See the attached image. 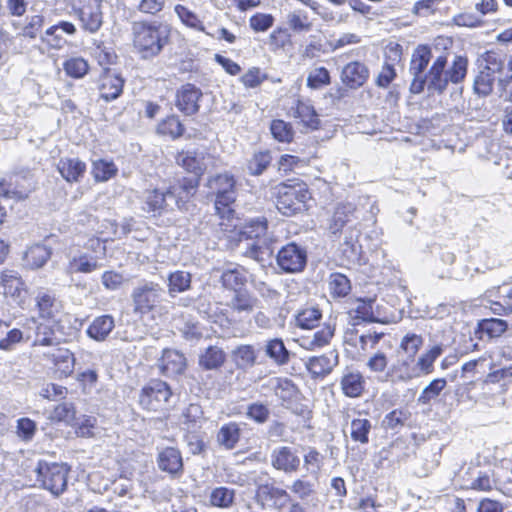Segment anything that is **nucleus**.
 Instances as JSON below:
<instances>
[{
	"label": "nucleus",
	"mask_w": 512,
	"mask_h": 512,
	"mask_svg": "<svg viewBox=\"0 0 512 512\" xmlns=\"http://www.w3.org/2000/svg\"><path fill=\"white\" fill-rule=\"evenodd\" d=\"M322 317L321 311L315 306H308L295 315V324L302 329H313Z\"/></svg>",
	"instance_id": "obj_43"
},
{
	"label": "nucleus",
	"mask_w": 512,
	"mask_h": 512,
	"mask_svg": "<svg viewBox=\"0 0 512 512\" xmlns=\"http://www.w3.org/2000/svg\"><path fill=\"white\" fill-rule=\"evenodd\" d=\"M447 385L444 378H436L432 380L420 393L417 401L420 404H428L432 399L440 395Z\"/></svg>",
	"instance_id": "obj_53"
},
{
	"label": "nucleus",
	"mask_w": 512,
	"mask_h": 512,
	"mask_svg": "<svg viewBox=\"0 0 512 512\" xmlns=\"http://www.w3.org/2000/svg\"><path fill=\"white\" fill-rule=\"evenodd\" d=\"M225 359L226 355L220 347L209 346L199 356V365L206 370H213L221 367Z\"/></svg>",
	"instance_id": "obj_40"
},
{
	"label": "nucleus",
	"mask_w": 512,
	"mask_h": 512,
	"mask_svg": "<svg viewBox=\"0 0 512 512\" xmlns=\"http://www.w3.org/2000/svg\"><path fill=\"white\" fill-rule=\"evenodd\" d=\"M37 481L53 495L62 494L67 487L69 469L63 463L39 461L36 467Z\"/></svg>",
	"instance_id": "obj_6"
},
{
	"label": "nucleus",
	"mask_w": 512,
	"mask_h": 512,
	"mask_svg": "<svg viewBox=\"0 0 512 512\" xmlns=\"http://www.w3.org/2000/svg\"><path fill=\"white\" fill-rule=\"evenodd\" d=\"M338 364V355L331 351L320 356L309 357L305 367L313 377H323L329 374Z\"/></svg>",
	"instance_id": "obj_21"
},
{
	"label": "nucleus",
	"mask_w": 512,
	"mask_h": 512,
	"mask_svg": "<svg viewBox=\"0 0 512 512\" xmlns=\"http://www.w3.org/2000/svg\"><path fill=\"white\" fill-rule=\"evenodd\" d=\"M443 351V345L436 344L422 353L416 361L414 360L418 378L429 375L434 371V362L442 355Z\"/></svg>",
	"instance_id": "obj_27"
},
{
	"label": "nucleus",
	"mask_w": 512,
	"mask_h": 512,
	"mask_svg": "<svg viewBox=\"0 0 512 512\" xmlns=\"http://www.w3.org/2000/svg\"><path fill=\"white\" fill-rule=\"evenodd\" d=\"M156 461L158 468L173 478H177L183 473L182 454L176 447L159 449Z\"/></svg>",
	"instance_id": "obj_13"
},
{
	"label": "nucleus",
	"mask_w": 512,
	"mask_h": 512,
	"mask_svg": "<svg viewBox=\"0 0 512 512\" xmlns=\"http://www.w3.org/2000/svg\"><path fill=\"white\" fill-rule=\"evenodd\" d=\"M186 358L177 350L165 349L159 359V369L167 377L182 374L186 369Z\"/></svg>",
	"instance_id": "obj_18"
},
{
	"label": "nucleus",
	"mask_w": 512,
	"mask_h": 512,
	"mask_svg": "<svg viewBox=\"0 0 512 512\" xmlns=\"http://www.w3.org/2000/svg\"><path fill=\"white\" fill-rule=\"evenodd\" d=\"M301 460L296 450L288 446L273 449L271 453V465L285 473H294L299 469Z\"/></svg>",
	"instance_id": "obj_16"
},
{
	"label": "nucleus",
	"mask_w": 512,
	"mask_h": 512,
	"mask_svg": "<svg viewBox=\"0 0 512 512\" xmlns=\"http://www.w3.org/2000/svg\"><path fill=\"white\" fill-rule=\"evenodd\" d=\"M115 327L114 318L111 315L96 317L87 329L90 338L96 341H104Z\"/></svg>",
	"instance_id": "obj_31"
},
{
	"label": "nucleus",
	"mask_w": 512,
	"mask_h": 512,
	"mask_svg": "<svg viewBox=\"0 0 512 512\" xmlns=\"http://www.w3.org/2000/svg\"><path fill=\"white\" fill-rule=\"evenodd\" d=\"M105 246L98 238L89 239L84 247L69 246L65 252L64 272L72 277L75 274H90L101 267L99 254H104Z\"/></svg>",
	"instance_id": "obj_2"
},
{
	"label": "nucleus",
	"mask_w": 512,
	"mask_h": 512,
	"mask_svg": "<svg viewBox=\"0 0 512 512\" xmlns=\"http://www.w3.org/2000/svg\"><path fill=\"white\" fill-rule=\"evenodd\" d=\"M191 286V274L186 271H175L168 276V292L170 296L187 291Z\"/></svg>",
	"instance_id": "obj_47"
},
{
	"label": "nucleus",
	"mask_w": 512,
	"mask_h": 512,
	"mask_svg": "<svg viewBox=\"0 0 512 512\" xmlns=\"http://www.w3.org/2000/svg\"><path fill=\"white\" fill-rule=\"evenodd\" d=\"M162 288L158 283L143 281L132 291L133 310L136 314H147L154 309L162 295Z\"/></svg>",
	"instance_id": "obj_10"
},
{
	"label": "nucleus",
	"mask_w": 512,
	"mask_h": 512,
	"mask_svg": "<svg viewBox=\"0 0 512 512\" xmlns=\"http://www.w3.org/2000/svg\"><path fill=\"white\" fill-rule=\"evenodd\" d=\"M263 349L265 355L278 366L286 365L290 360V352L280 338L265 341Z\"/></svg>",
	"instance_id": "obj_28"
},
{
	"label": "nucleus",
	"mask_w": 512,
	"mask_h": 512,
	"mask_svg": "<svg viewBox=\"0 0 512 512\" xmlns=\"http://www.w3.org/2000/svg\"><path fill=\"white\" fill-rule=\"evenodd\" d=\"M257 299L248 291L240 290L226 303V306L238 314H250L256 307Z\"/></svg>",
	"instance_id": "obj_32"
},
{
	"label": "nucleus",
	"mask_w": 512,
	"mask_h": 512,
	"mask_svg": "<svg viewBox=\"0 0 512 512\" xmlns=\"http://www.w3.org/2000/svg\"><path fill=\"white\" fill-rule=\"evenodd\" d=\"M235 493L233 489L226 487L215 488L210 495V502L213 506L228 508L233 504Z\"/></svg>",
	"instance_id": "obj_56"
},
{
	"label": "nucleus",
	"mask_w": 512,
	"mask_h": 512,
	"mask_svg": "<svg viewBox=\"0 0 512 512\" xmlns=\"http://www.w3.org/2000/svg\"><path fill=\"white\" fill-rule=\"evenodd\" d=\"M19 178L18 175H15L10 177L9 180L3 179L0 181V196L17 200L26 199L30 192V185H20Z\"/></svg>",
	"instance_id": "obj_35"
},
{
	"label": "nucleus",
	"mask_w": 512,
	"mask_h": 512,
	"mask_svg": "<svg viewBox=\"0 0 512 512\" xmlns=\"http://www.w3.org/2000/svg\"><path fill=\"white\" fill-rule=\"evenodd\" d=\"M93 176L96 181H107L117 173V167L111 161L97 160L93 162Z\"/></svg>",
	"instance_id": "obj_57"
},
{
	"label": "nucleus",
	"mask_w": 512,
	"mask_h": 512,
	"mask_svg": "<svg viewBox=\"0 0 512 512\" xmlns=\"http://www.w3.org/2000/svg\"><path fill=\"white\" fill-rule=\"evenodd\" d=\"M355 206L352 203H340L336 206L332 215L329 230L336 234L340 232L346 223H348L355 213Z\"/></svg>",
	"instance_id": "obj_33"
},
{
	"label": "nucleus",
	"mask_w": 512,
	"mask_h": 512,
	"mask_svg": "<svg viewBox=\"0 0 512 512\" xmlns=\"http://www.w3.org/2000/svg\"><path fill=\"white\" fill-rule=\"evenodd\" d=\"M343 393L351 398L359 397L364 390V380L359 372H348L341 379Z\"/></svg>",
	"instance_id": "obj_39"
},
{
	"label": "nucleus",
	"mask_w": 512,
	"mask_h": 512,
	"mask_svg": "<svg viewBox=\"0 0 512 512\" xmlns=\"http://www.w3.org/2000/svg\"><path fill=\"white\" fill-rule=\"evenodd\" d=\"M273 137L280 142H290L293 139L294 132L289 123L276 119L270 126Z\"/></svg>",
	"instance_id": "obj_60"
},
{
	"label": "nucleus",
	"mask_w": 512,
	"mask_h": 512,
	"mask_svg": "<svg viewBox=\"0 0 512 512\" xmlns=\"http://www.w3.org/2000/svg\"><path fill=\"white\" fill-rule=\"evenodd\" d=\"M58 171L67 182H78L86 171V165L78 158H63L58 163Z\"/></svg>",
	"instance_id": "obj_29"
},
{
	"label": "nucleus",
	"mask_w": 512,
	"mask_h": 512,
	"mask_svg": "<svg viewBox=\"0 0 512 512\" xmlns=\"http://www.w3.org/2000/svg\"><path fill=\"white\" fill-rule=\"evenodd\" d=\"M504 68V60L502 55L489 51L483 55L480 63V71L483 73L490 74L492 77L502 82L500 78L502 70Z\"/></svg>",
	"instance_id": "obj_38"
},
{
	"label": "nucleus",
	"mask_w": 512,
	"mask_h": 512,
	"mask_svg": "<svg viewBox=\"0 0 512 512\" xmlns=\"http://www.w3.org/2000/svg\"><path fill=\"white\" fill-rule=\"evenodd\" d=\"M103 0H77L72 9L80 21L81 28L91 34L96 33L103 24L101 4Z\"/></svg>",
	"instance_id": "obj_9"
},
{
	"label": "nucleus",
	"mask_w": 512,
	"mask_h": 512,
	"mask_svg": "<svg viewBox=\"0 0 512 512\" xmlns=\"http://www.w3.org/2000/svg\"><path fill=\"white\" fill-rule=\"evenodd\" d=\"M44 358L52 364L56 377L66 378L70 376L75 367V356L67 348L57 347L44 354Z\"/></svg>",
	"instance_id": "obj_12"
},
{
	"label": "nucleus",
	"mask_w": 512,
	"mask_h": 512,
	"mask_svg": "<svg viewBox=\"0 0 512 512\" xmlns=\"http://www.w3.org/2000/svg\"><path fill=\"white\" fill-rule=\"evenodd\" d=\"M172 392L168 384L161 380H151L140 392L139 404L149 411L165 410Z\"/></svg>",
	"instance_id": "obj_7"
},
{
	"label": "nucleus",
	"mask_w": 512,
	"mask_h": 512,
	"mask_svg": "<svg viewBox=\"0 0 512 512\" xmlns=\"http://www.w3.org/2000/svg\"><path fill=\"white\" fill-rule=\"evenodd\" d=\"M203 422V410L199 404L192 403L182 412V423L189 431L200 428Z\"/></svg>",
	"instance_id": "obj_49"
},
{
	"label": "nucleus",
	"mask_w": 512,
	"mask_h": 512,
	"mask_svg": "<svg viewBox=\"0 0 512 512\" xmlns=\"http://www.w3.org/2000/svg\"><path fill=\"white\" fill-rule=\"evenodd\" d=\"M202 92L192 84H186L177 93L176 105L186 115H193L199 110Z\"/></svg>",
	"instance_id": "obj_19"
},
{
	"label": "nucleus",
	"mask_w": 512,
	"mask_h": 512,
	"mask_svg": "<svg viewBox=\"0 0 512 512\" xmlns=\"http://www.w3.org/2000/svg\"><path fill=\"white\" fill-rule=\"evenodd\" d=\"M335 333V325L325 324L311 336H304L298 340L299 345L306 350H315L328 345Z\"/></svg>",
	"instance_id": "obj_25"
},
{
	"label": "nucleus",
	"mask_w": 512,
	"mask_h": 512,
	"mask_svg": "<svg viewBox=\"0 0 512 512\" xmlns=\"http://www.w3.org/2000/svg\"><path fill=\"white\" fill-rule=\"evenodd\" d=\"M132 31L134 47L145 59L157 56L169 39L168 27L156 22H135Z\"/></svg>",
	"instance_id": "obj_3"
},
{
	"label": "nucleus",
	"mask_w": 512,
	"mask_h": 512,
	"mask_svg": "<svg viewBox=\"0 0 512 512\" xmlns=\"http://www.w3.org/2000/svg\"><path fill=\"white\" fill-rule=\"evenodd\" d=\"M478 327L480 332L486 334L489 338H497L505 333L508 324L505 320L490 318L481 320Z\"/></svg>",
	"instance_id": "obj_51"
},
{
	"label": "nucleus",
	"mask_w": 512,
	"mask_h": 512,
	"mask_svg": "<svg viewBox=\"0 0 512 512\" xmlns=\"http://www.w3.org/2000/svg\"><path fill=\"white\" fill-rule=\"evenodd\" d=\"M39 317L54 319L61 312V302L49 291H39L35 298Z\"/></svg>",
	"instance_id": "obj_24"
},
{
	"label": "nucleus",
	"mask_w": 512,
	"mask_h": 512,
	"mask_svg": "<svg viewBox=\"0 0 512 512\" xmlns=\"http://www.w3.org/2000/svg\"><path fill=\"white\" fill-rule=\"evenodd\" d=\"M50 420L73 424L76 420L75 407L71 403H61L57 405L49 416Z\"/></svg>",
	"instance_id": "obj_54"
},
{
	"label": "nucleus",
	"mask_w": 512,
	"mask_h": 512,
	"mask_svg": "<svg viewBox=\"0 0 512 512\" xmlns=\"http://www.w3.org/2000/svg\"><path fill=\"white\" fill-rule=\"evenodd\" d=\"M63 69L67 75L77 79L87 74L89 66L84 58L73 57L64 62Z\"/></svg>",
	"instance_id": "obj_55"
},
{
	"label": "nucleus",
	"mask_w": 512,
	"mask_h": 512,
	"mask_svg": "<svg viewBox=\"0 0 512 512\" xmlns=\"http://www.w3.org/2000/svg\"><path fill=\"white\" fill-rule=\"evenodd\" d=\"M330 84V74L324 67L313 69L307 77V86L311 89H319Z\"/></svg>",
	"instance_id": "obj_64"
},
{
	"label": "nucleus",
	"mask_w": 512,
	"mask_h": 512,
	"mask_svg": "<svg viewBox=\"0 0 512 512\" xmlns=\"http://www.w3.org/2000/svg\"><path fill=\"white\" fill-rule=\"evenodd\" d=\"M295 117L299 118L300 121L309 129H317L320 124V120L318 115L315 112L314 107L308 103L303 101H298L295 110Z\"/></svg>",
	"instance_id": "obj_46"
},
{
	"label": "nucleus",
	"mask_w": 512,
	"mask_h": 512,
	"mask_svg": "<svg viewBox=\"0 0 512 512\" xmlns=\"http://www.w3.org/2000/svg\"><path fill=\"white\" fill-rule=\"evenodd\" d=\"M369 77V70L364 63L353 61L348 63L341 72L342 82L351 89L361 87Z\"/></svg>",
	"instance_id": "obj_20"
},
{
	"label": "nucleus",
	"mask_w": 512,
	"mask_h": 512,
	"mask_svg": "<svg viewBox=\"0 0 512 512\" xmlns=\"http://www.w3.org/2000/svg\"><path fill=\"white\" fill-rule=\"evenodd\" d=\"M157 131L162 135H169L172 138H177L183 134L184 127L177 117L171 116L159 123Z\"/></svg>",
	"instance_id": "obj_59"
},
{
	"label": "nucleus",
	"mask_w": 512,
	"mask_h": 512,
	"mask_svg": "<svg viewBox=\"0 0 512 512\" xmlns=\"http://www.w3.org/2000/svg\"><path fill=\"white\" fill-rule=\"evenodd\" d=\"M40 41L47 49L53 50H61L67 44V40L53 25L40 35Z\"/></svg>",
	"instance_id": "obj_52"
},
{
	"label": "nucleus",
	"mask_w": 512,
	"mask_h": 512,
	"mask_svg": "<svg viewBox=\"0 0 512 512\" xmlns=\"http://www.w3.org/2000/svg\"><path fill=\"white\" fill-rule=\"evenodd\" d=\"M323 465V456L313 448H310L304 455V468L307 473L317 476Z\"/></svg>",
	"instance_id": "obj_63"
},
{
	"label": "nucleus",
	"mask_w": 512,
	"mask_h": 512,
	"mask_svg": "<svg viewBox=\"0 0 512 512\" xmlns=\"http://www.w3.org/2000/svg\"><path fill=\"white\" fill-rule=\"evenodd\" d=\"M4 294L10 296L17 304L25 301L27 290L24 282L15 271L7 270L2 273Z\"/></svg>",
	"instance_id": "obj_22"
},
{
	"label": "nucleus",
	"mask_w": 512,
	"mask_h": 512,
	"mask_svg": "<svg viewBox=\"0 0 512 512\" xmlns=\"http://www.w3.org/2000/svg\"><path fill=\"white\" fill-rule=\"evenodd\" d=\"M311 194L305 183L280 184L277 187L276 207L285 216H292L306 209Z\"/></svg>",
	"instance_id": "obj_4"
},
{
	"label": "nucleus",
	"mask_w": 512,
	"mask_h": 512,
	"mask_svg": "<svg viewBox=\"0 0 512 512\" xmlns=\"http://www.w3.org/2000/svg\"><path fill=\"white\" fill-rule=\"evenodd\" d=\"M306 260V251L295 243L282 247L277 254V263L280 268L290 273L301 271L306 265Z\"/></svg>",
	"instance_id": "obj_11"
},
{
	"label": "nucleus",
	"mask_w": 512,
	"mask_h": 512,
	"mask_svg": "<svg viewBox=\"0 0 512 512\" xmlns=\"http://www.w3.org/2000/svg\"><path fill=\"white\" fill-rule=\"evenodd\" d=\"M260 495L277 509H282L290 502V495L286 490L275 486H263L260 488Z\"/></svg>",
	"instance_id": "obj_44"
},
{
	"label": "nucleus",
	"mask_w": 512,
	"mask_h": 512,
	"mask_svg": "<svg viewBox=\"0 0 512 512\" xmlns=\"http://www.w3.org/2000/svg\"><path fill=\"white\" fill-rule=\"evenodd\" d=\"M416 378L414 359L410 357L400 358L391 364L385 375V380L391 383H407Z\"/></svg>",
	"instance_id": "obj_17"
},
{
	"label": "nucleus",
	"mask_w": 512,
	"mask_h": 512,
	"mask_svg": "<svg viewBox=\"0 0 512 512\" xmlns=\"http://www.w3.org/2000/svg\"><path fill=\"white\" fill-rule=\"evenodd\" d=\"M174 11L185 26L203 32L208 36H214L212 33L206 31V28L198 15L187 7L178 4L175 6Z\"/></svg>",
	"instance_id": "obj_45"
},
{
	"label": "nucleus",
	"mask_w": 512,
	"mask_h": 512,
	"mask_svg": "<svg viewBox=\"0 0 512 512\" xmlns=\"http://www.w3.org/2000/svg\"><path fill=\"white\" fill-rule=\"evenodd\" d=\"M328 289L333 298H342L351 291V283L344 274L332 273L328 280Z\"/></svg>",
	"instance_id": "obj_48"
},
{
	"label": "nucleus",
	"mask_w": 512,
	"mask_h": 512,
	"mask_svg": "<svg viewBox=\"0 0 512 512\" xmlns=\"http://www.w3.org/2000/svg\"><path fill=\"white\" fill-rule=\"evenodd\" d=\"M124 79L111 71H106L100 78V96L105 101L117 99L123 90Z\"/></svg>",
	"instance_id": "obj_23"
},
{
	"label": "nucleus",
	"mask_w": 512,
	"mask_h": 512,
	"mask_svg": "<svg viewBox=\"0 0 512 512\" xmlns=\"http://www.w3.org/2000/svg\"><path fill=\"white\" fill-rule=\"evenodd\" d=\"M422 345V336L415 333H408L402 338L400 348L407 354L406 357L414 359Z\"/></svg>",
	"instance_id": "obj_62"
},
{
	"label": "nucleus",
	"mask_w": 512,
	"mask_h": 512,
	"mask_svg": "<svg viewBox=\"0 0 512 512\" xmlns=\"http://www.w3.org/2000/svg\"><path fill=\"white\" fill-rule=\"evenodd\" d=\"M372 425L366 418H355L350 424V436L355 442L367 444L369 442V433Z\"/></svg>",
	"instance_id": "obj_50"
},
{
	"label": "nucleus",
	"mask_w": 512,
	"mask_h": 512,
	"mask_svg": "<svg viewBox=\"0 0 512 512\" xmlns=\"http://www.w3.org/2000/svg\"><path fill=\"white\" fill-rule=\"evenodd\" d=\"M506 383L500 382L494 375L488 374L482 383L480 399L488 406H502L505 403Z\"/></svg>",
	"instance_id": "obj_15"
},
{
	"label": "nucleus",
	"mask_w": 512,
	"mask_h": 512,
	"mask_svg": "<svg viewBox=\"0 0 512 512\" xmlns=\"http://www.w3.org/2000/svg\"><path fill=\"white\" fill-rule=\"evenodd\" d=\"M177 189H168L162 192L158 189L147 191L144 195L143 210L148 213L161 214L167 209H172L170 201L176 196Z\"/></svg>",
	"instance_id": "obj_14"
},
{
	"label": "nucleus",
	"mask_w": 512,
	"mask_h": 512,
	"mask_svg": "<svg viewBox=\"0 0 512 512\" xmlns=\"http://www.w3.org/2000/svg\"><path fill=\"white\" fill-rule=\"evenodd\" d=\"M274 21L272 14L255 13L249 18V26L256 33L266 32L273 26Z\"/></svg>",
	"instance_id": "obj_61"
},
{
	"label": "nucleus",
	"mask_w": 512,
	"mask_h": 512,
	"mask_svg": "<svg viewBox=\"0 0 512 512\" xmlns=\"http://www.w3.org/2000/svg\"><path fill=\"white\" fill-rule=\"evenodd\" d=\"M51 249L43 244H35L25 253V263L31 269L41 268L51 257Z\"/></svg>",
	"instance_id": "obj_36"
},
{
	"label": "nucleus",
	"mask_w": 512,
	"mask_h": 512,
	"mask_svg": "<svg viewBox=\"0 0 512 512\" xmlns=\"http://www.w3.org/2000/svg\"><path fill=\"white\" fill-rule=\"evenodd\" d=\"M375 300L372 298L358 299L356 302V317L368 322H379V318L374 312Z\"/></svg>",
	"instance_id": "obj_58"
},
{
	"label": "nucleus",
	"mask_w": 512,
	"mask_h": 512,
	"mask_svg": "<svg viewBox=\"0 0 512 512\" xmlns=\"http://www.w3.org/2000/svg\"><path fill=\"white\" fill-rule=\"evenodd\" d=\"M235 181L229 174H219L208 181V187L216 195L215 209L224 216L232 212L230 205L235 201Z\"/></svg>",
	"instance_id": "obj_8"
},
{
	"label": "nucleus",
	"mask_w": 512,
	"mask_h": 512,
	"mask_svg": "<svg viewBox=\"0 0 512 512\" xmlns=\"http://www.w3.org/2000/svg\"><path fill=\"white\" fill-rule=\"evenodd\" d=\"M241 427L236 422H229L222 425L217 433L216 441L219 446L226 450H232L240 440Z\"/></svg>",
	"instance_id": "obj_30"
},
{
	"label": "nucleus",
	"mask_w": 512,
	"mask_h": 512,
	"mask_svg": "<svg viewBox=\"0 0 512 512\" xmlns=\"http://www.w3.org/2000/svg\"><path fill=\"white\" fill-rule=\"evenodd\" d=\"M235 365L243 370L252 368L257 361V353L255 348L249 344L237 346L232 353Z\"/></svg>",
	"instance_id": "obj_37"
},
{
	"label": "nucleus",
	"mask_w": 512,
	"mask_h": 512,
	"mask_svg": "<svg viewBox=\"0 0 512 512\" xmlns=\"http://www.w3.org/2000/svg\"><path fill=\"white\" fill-rule=\"evenodd\" d=\"M286 23L294 33H306L312 30L313 23L304 10H294L287 14Z\"/></svg>",
	"instance_id": "obj_41"
},
{
	"label": "nucleus",
	"mask_w": 512,
	"mask_h": 512,
	"mask_svg": "<svg viewBox=\"0 0 512 512\" xmlns=\"http://www.w3.org/2000/svg\"><path fill=\"white\" fill-rule=\"evenodd\" d=\"M220 281L225 289L240 291L247 282V272L241 266H229L223 270Z\"/></svg>",
	"instance_id": "obj_26"
},
{
	"label": "nucleus",
	"mask_w": 512,
	"mask_h": 512,
	"mask_svg": "<svg viewBox=\"0 0 512 512\" xmlns=\"http://www.w3.org/2000/svg\"><path fill=\"white\" fill-rule=\"evenodd\" d=\"M267 221L265 218H256L247 222L240 230V242L252 240L247 243L244 255L255 260L260 259L263 250H269V239L266 236Z\"/></svg>",
	"instance_id": "obj_5"
},
{
	"label": "nucleus",
	"mask_w": 512,
	"mask_h": 512,
	"mask_svg": "<svg viewBox=\"0 0 512 512\" xmlns=\"http://www.w3.org/2000/svg\"><path fill=\"white\" fill-rule=\"evenodd\" d=\"M198 177L199 176H195V175H193L191 177H186L178 185H173L169 188V189H174V188L177 189L176 196L173 197V202L177 206V208L184 209L186 200L190 196L194 195V193L196 192V189L198 187V184H199Z\"/></svg>",
	"instance_id": "obj_34"
},
{
	"label": "nucleus",
	"mask_w": 512,
	"mask_h": 512,
	"mask_svg": "<svg viewBox=\"0 0 512 512\" xmlns=\"http://www.w3.org/2000/svg\"><path fill=\"white\" fill-rule=\"evenodd\" d=\"M177 161L182 167L195 176L201 175L206 168L204 157L196 152H183L179 154Z\"/></svg>",
	"instance_id": "obj_42"
},
{
	"label": "nucleus",
	"mask_w": 512,
	"mask_h": 512,
	"mask_svg": "<svg viewBox=\"0 0 512 512\" xmlns=\"http://www.w3.org/2000/svg\"><path fill=\"white\" fill-rule=\"evenodd\" d=\"M467 70L466 57L455 55L448 65V53L435 56L430 47L419 45L410 60L409 72L413 76L410 92L420 94L426 87L430 95H441L449 83H461L467 75Z\"/></svg>",
	"instance_id": "obj_1"
}]
</instances>
